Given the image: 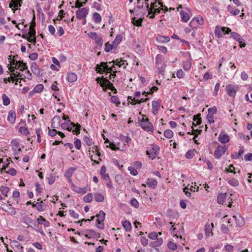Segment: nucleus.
Segmentation results:
<instances>
[{
	"instance_id": "nucleus-1",
	"label": "nucleus",
	"mask_w": 252,
	"mask_h": 252,
	"mask_svg": "<svg viewBox=\"0 0 252 252\" xmlns=\"http://www.w3.org/2000/svg\"><path fill=\"white\" fill-rule=\"evenodd\" d=\"M62 127L68 131L75 132L76 135L80 133L81 126L79 124L76 125L71 122L69 119L67 120L66 123L62 124Z\"/></svg>"
},
{
	"instance_id": "nucleus-2",
	"label": "nucleus",
	"mask_w": 252,
	"mask_h": 252,
	"mask_svg": "<svg viewBox=\"0 0 252 252\" xmlns=\"http://www.w3.org/2000/svg\"><path fill=\"white\" fill-rule=\"evenodd\" d=\"M149 0H145L144 2L142 3V5H137V7L133 10H130V12L132 13L134 11L139 13V15L144 16L147 11L149 12L150 10Z\"/></svg>"
},
{
	"instance_id": "nucleus-3",
	"label": "nucleus",
	"mask_w": 252,
	"mask_h": 252,
	"mask_svg": "<svg viewBox=\"0 0 252 252\" xmlns=\"http://www.w3.org/2000/svg\"><path fill=\"white\" fill-rule=\"evenodd\" d=\"M139 124L147 132H153L154 130L153 125L149 122L148 118H143L139 120Z\"/></svg>"
},
{
	"instance_id": "nucleus-4",
	"label": "nucleus",
	"mask_w": 252,
	"mask_h": 252,
	"mask_svg": "<svg viewBox=\"0 0 252 252\" xmlns=\"http://www.w3.org/2000/svg\"><path fill=\"white\" fill-rule=\"evenodd\" d=\"M95 217L97 218L96 220L97 227L101 230L104 229V223L103 221L105 218V213L102 210H100L95 215Z\"/></svg>"
},
{
	"instance_id": "nucleus-5",
	"label": "nucleus",
	"mask_w": 252,
	"mask_h": 252,
	"mask_svg": "<svg viewBox=\"0 0 252 252\" xmlns=\"http://www.w3.org/2000/svg\"><path fill=\"white\" fill-rule=\"evenodd\" d=\"M186 54L188 57L187 61H183L182 62V66L185 71H189L190 69L192 66L191 57L190 53L189 52L186 53Z\"/></svg>"
},
{
	"instance_id": "nucleus-6",
	"label": "nucleus",
	"mask_w": 252,
	"mask_h": 252,
	"mask_svg": "<svg viewBox=\"0 0 252 252\" xmlns=\"http://www.w3.org/2000/svg\"><path fill=\"white\" fill-rule=\"evenodd\" d=\"M231 32V30L228 28L217 27L215 30V35L220 38L223 34H228Z\"/></svg>"
},
{
	"instance_id": "nucleus-7",
	"label": "nucleus",
	"mask_w": 252,
	"mask_h": 252,
	"mask_svg": "<svg viewBox=\"0 0 252 252\" xmlns=\"http://www.w3.org/2000/svg\"><path fill=\"white\" fill-rule=\"evenodd\" d=\"M232 221H235L236 222V225L239 227H242L244 224V219L240 216V215L233 216L232 218L228 220V223H230Z\"/></svg>"
},
{
	"instance_id": "nucleus-8",
	"label": "nucleus",
	"mask_w": 252,
	"mask_h": 252,
	"mask_svg": "<svg viewBox=\"0 0 252 252\" xmlns=\"http://www.w3.org/2000/svg\"><path fill=\"white\" fill-rule=\"evenodd\" d=\"M96 81L97 83H99L101 87H106L109 89L111 88L112 86H113V84L111 83L108 79L106 78H102L100 79L99 78H97L96 79Z\"/></svg>"
},
{
	"instance_id": "nucleus-9",
	"label": "nucleus",
	"mask_w": 252,
	"mask_h": 252,
	"mask_svg": "<svg viewBox=\"0 0 252 252\" xmlns=\"http://www.w3.org/2000/svg\"><path fill=\"white\" fill-rule=\"evenodd\" d=\"M225 146L219 145L215 151L214 156L215 158L219 159L225 153L226 151Z\"/></svg>"
},
{
	"instance_id": "nucleus-10",
	"label": "nucleus",
	"mask_w": 252,
	"mask_h": 252,
	"mask_svg": "<svg viewBox=\"0 0 252 252\" xmlns=\"http://www.w3.org/2000/svg\"><path fill=\"white\" fill-rule=\"evenodd\" d=\"M228 94L231 97H234L238 90V87L233 85H228L226 87Z\"/></svg>"
},
{
	"instance_id": "nucleus-11",
	"label": "nucleus",
	"mask_w": 252,
	"mask_h": 252,
	"mask_svg": "<svg viewBox=\"0 0 252 252\" xmlns=\"http://www.w3.org/2000/svg\"><path fill=\"white\" fill-rule=\"evenodd\" d=\"M28 34L29 35V37H27L26 35H23V37L26 38L29 42L34 43L36 42L35 29L31 30L30 29Z\"/></svg>"
},
{
	"instance_id": "nucleus-12",
	"label": "nucleus",
	"mask_w": 252,
	"mask_h": 252,
	"mask_svg": "<svg viewBox=\"0 0 252 252\" xmlns=\"http://www.w3.org/2000/svg\"><path fill=\"white\" fill-rule=\"evenodd\" d=\"M88 10L86 8L79 9L76 12V17L79 20L85 18L88 14Z\"/></svg>"
},
{
	"instance_id": "nucleus-13",
	"label": "nucleus",
	"mask_w": 252,
	"mask_h": 252,
	"mask_svg": "<svg viewBox=\"0 0 252 252\" xmlns=\"http://www.w3.org/2000/svg\"><path fill=\"white\" fill-rule=\"evenodd\" d=\"M135 16H136L131 19L132 23L134 26L137 27L141 26L144 16L139 15V13H137Z\"/></svg>"
},
{
	"instance_id": "nucleus-14",
	"label": "nucleus",
	"mask_w": 252,
	"mask_h": 252,
	"mask_svg": "<svg viewBox=\"0 0 252 252\" xmlns=\"http://www.w3.org/2000/svg\"><path fill=\"white\" fill-rule=\"evenodd\" d=\"M76 170V168L74 167H71L69 168L65 172L64 176L68 179V181L72 183V186H74V184L72 182L71 179L74 171Z\"/></svg>"
},
{
	"instance_id": "nucleus-15",
	"label": "nucleus",
	"mask_w": 252,
	"mask_h": 252,
	"mask_svg": "<svg viewBox=\"0 0 252 252\" xmlns=\"http://www.w3.org/2000/svg\"><path fill=\"white\" fill-rule=\"evenodd\" d=\"M158 149L157 146H155V148H153L149 150H147L146 153L147 155L149 156V157L152 159L155 158L157 156V150Z\"/></svg>"
},
{
	"instance_id": "nucleus-16",
	"label": "nucleus",
	"mask_w": 252,
	"mask_h": 252,
	"mask_svg": "<svg viewBox=\"0 0 252 252\" xmlns=\"http://www.w3.org/2000/svg\"><path fill=\"white\" fill-rule=\"evenodd\" d=\"M32 207H35L38 212L44 211L46 208V205L44 204L43 201L36 202L35 204L33 203Z\"/></svg>"
},
{
	"instance_id": "nucleus-17",
	"label": "nucleus",
	"mask_w": 252,
	"mask_h": 252,
	"mask_svg": "<svg viewBox=\"0 0 252 252\" xmlns=\"http://www.w3.org/2000/svg\"><path fill=\"white\" fill-rule=\"evenodd\" d=\"M218 140L221 143H227L229 141V137L226 134H222L221 133L219 136Z\"/></svg>"
},
{
	"instance_id": "nucleus-18",
	"label": "nucleus",
	"mask_w": 252,
	"mask_h": 252,
	"mask_svg": "<svg viewBox=\"0 0 252 252\" xmlns=\"http://www.w3.org/2000/svg\"><path fill=\"white\" fill-rule=\"evenodd\" d=\"M161 10H163V7H161V8H156L154 9H152L150 8L149 10V12H148V15L150 16V18L151 19H153L155 17L156 13H159Z\"/></svg>"
},
{
	"instance_id": "nucleus-19",
	"label": "nucleus",
	"mask_w": 252,
	"mask_h": 252,
	"mask_svg": "<svg viewBox=\"0 0 252 252\" xmlns=\"http://www.w3.org/2000/svg\"><path fill=\"white\" fill-rule=\"evenodd\" d=\"M31 69L33 73L37 76H41L40 70L39 69L37 65L35 63H32L31 64Z\"/></svg>"
},
{
	"instance_id": "nucleus-20",
	"label": "nucleus",
	"mask_w": 252,
	"mask_h": 252,
	"mask_svg": "<svg viewBox=\"0 0 252 252\" xmlns=\"http://www.w3.org/2000/svg\"><path fill=\"white\" fill-rule=\"evenodd\" d=\"M23 222L26 224L28 225L30 227H32V226H36V224L35 222L31 218L28 216H25L23 218Z\"/></svg>"
},
{
	"instance_id": "nucleus-21",
	"label": "nucleus",
	"mask_w": 252,
	"mask_h": 252,
	"mask_svg": "<svg viewBox=\"0 0 252 252\" xmlns=\"http://www.w3.org/2000/svg\"><path fill=\"white\" fill-rule=\"evenodd\" d=\"M203 19L202 17H197L195 18H193L189 24V26L190 27H193L195 22H196L198 25H202L203 23Z\"/></svg>"
},
{
	"instance_id": "nucleus-22",
	"label": "nucleus",
	"mask_w": 252,
	"mask_h": 252,
	"mask_svg": "<svg viewBox=\"0 0 252 252\" xmlns=\"http://www.w3.org/2000/svg\"><path fill=\"white\" fill-rule=\"evenodd\" d=\"M107 68V63L101 62L100 65L97 64L96 65V71L100 73H103L105 69Z\"/></svg>"
},
{
	"instance_id": "nucleus-23",
	"label": "nucleus",
	"mask_w": 252,
	"mask_h": 252,
	"mask_svg": "<svg viewBox=\"0 0 252 252\" xmlns=\"http://www.w3.org/2000/svg\"><path fill=\"white\" fill-rule=\"evenodd\" d=\"M155 241L150 242L149 246L151 247H156L158 248L163 243V240L161 238H158Z\"/></svg>"
},
{
	"instance_id": "nucleus-24",
	"label": "nucleus",
	"mask_w": 252,
	"mask_h": 252,
	"mask_svg": "<svg viewBox=\"0 0 252 252\" xmlns=\"http://www.w3.org/2000/svg\"><path fill=\"white\" fill-rule=\"evenodd\" d=\"M16 118L15 112L13 110H10L8 115L7 121L12 124L14 123Z\"/></svg>"
},
{
	"instance_id": "nucleus-25",
	"label": "nucleus",
	"mask_w": 252,
	"mask_h": 252,
	"mask_svg": "<svg viewBox=\"0 0 252 252\" xmlns=\"http://www.w3.org/2000/svg\"><path fill=\"white\" fill-rule=\"evenodd\" d=\"M160 103L158 101H153L152 102V106L153 109V113L154 115H156L158 112V108Z\"/></svg>"
},
{
	"instance_id": "nucleus-26",
	"label": "nucleus",
	"mask_w": 252,
	"mask_h": 252,
	"mask_svg": "<svg viewBox=\"0 0 252 252\" xmlns=\"http://www.w3.org/2000/svg\"><path fill=\"white\" fill-rule=\"evenodd\" d=\"M37 221L39 224H43L45 227L50 226V222L44 219L41 216H40L37 219Z\"/></svg>"
},
{
	"instance_id": "nucleus-27",
	"label": "nucleus",
	"mask_w": 252,
	"mask_h": 252,
	"mask_svg": "<svg viewBox=\"0 0 252 252\" xmlns=\"http://www.w3.org/2000/svg\"><path fill=\"white\" fill-rule=\"evenodd\" d=\"M85 236L88 238H91L92 237H95L97 234L93 229H88L85 231Z\"/></svg>"
},
{
	"instance_id": "nucleus-28",
	"label": "nucleus",
	"mask_w": 252,
	"mask_h": 252,
	"mask_svg": "<svg viewBox=\"0 0 252 252\" xmlns=\"http://www.w3.org/2000/svg\"><path fill=\"white\" fill-rule=\"evenodd\" d=\"M226 181L230 186L233 187H237L239 185L238 180L233 178H227Z\"/></svg>"
},
{
	"instance_id": "nucleus-29",
	"label": "nucleus",
	"mask_w": 252,
	"mask_h": 252,
	"mask_svg": "<svg viewBox=\"0 0 252 252\" xmlns=\"http://www.w3.org/2000/svg\"><path fill=\"white\" fill-rule=\"evenodd\" d=\"M146 184L149 187L155 189L158 183L157 180L155 179H148Z\"/></svg>"
},
{
	"instance_id": "nucleus-30",
	"label": "nucleus",
	"mask_w": 252,
	"mask_h": 252,
	"mask_svg": "<svg viewBox=\"0 0 252 252\" xmlns=\"http://www.w3.org/2000/svg\"><path fill=\"white\" fill-rule=\"evenodd\" d=\"M16 68L19 69L20 71H24L28 68L26 63L23 61L16 62Z\"/></svg>"
},
{
	"instance_id": "nucleus-31",
	"label": "nucleus",
	"mask_w": 252,
	"mask_h": 252,
	"mask_svg": "<svg viewBox=\"0 0 252 252\" xmlns=\"http://www.w3.org/2000/svg\"><path fill=\"white\" fill-rule=\"evenodd\" d=\"M156 40L158 43H166L169 41L170 38L168 36L158 35Z\"/></svg>"
},
{
	"instance_id": "nucleus-32",
	"label": "nucleus",
	"mask_w": 252,
	"mask_h": 252,
	"mask_svg": "<svg viewBox=\"0 0 252 252\" xmlns=\"http://www.w3.org/2000/svg\"><path fill=\"white\" fill-rule=\"evenodd\" d=\"M100 175L104 180H108L109 175L106 173V168L104 166H102L100 169Z\"/></svg>"
},
{
	"instance_id": "nucleus-33",
	"label": "nucleus",
	"mask_w": 252,
	"mask_h": 252,
	"mask_svg": "<svg viewBox=\"0 0 252 252\" xmlns=\"http://www.w3.org/2000/svg\"><path fill=\"white\" fill-rule=\"evenodd\" d=\"M77 79V75L73 72H70L67 74V80L70 83L75 82Z\"/></svg>"
},
{
	"instance_id": "nucleus-34",
	"label": "nucleus",
	"mask_w": 252,
	"mask_h": 252,
	"mask_svg": "<svg viewBox=\"0 0 252 252\" xmlns=\"http://www.w3.org/2000/svg\"><path fill=\"white\" fill-rule=\"evenodd\" d=\"M214 227L213 223L211 224L207 223L205 225V233L207 236H209L210 234L212 233V228Z\"/></svg>"
},
{
	"instance_id": "nucleus-35",
	"label": "nucleus",
	"mask_w": 252,
	"mask_h": 252,
	"mask_svg": "<svg viewBox=\"0 0 252 252\" xmlns=\"http://www.w3.org/2000/svg\"><path fill=\"white\" fill-rule=\"evenodd\" d=\"M227 10L228 12L230 13L233 15H235V16L238 15L240 13L239 9H235L234 10L233 7L230 5H228L227 6Z\"/></svg>"
},
{
	"instance_id": "nucleus-36",
	"label": "nucleus",
	"mask_w": 252,
	"mask_h": 252,
	"mask_svg": "<svg viewBox=\"0 0 252 252\" xmlns=\"http://www.w3.org/2000/svg\"><path fill=\"white\" fill-rule=\"evenodd\" d=\"M21 0H11L9 3V7L17 8L18 6H21Z\"/></svg>"
},
{
	"instance_id": "nucleus-37",
	"label": "nucleus",
	"mask_w": 252,
	"mask_h": 252,
	"mask_svg": "<svg viewBox=\"0 0 252 252\" xmlns=\"http://www.w3.org/2000/svg\"><path fill=\"white\" fill-rule=\"evenodd\" d=\"M123 226L127 232H130L131 230V224L128 220H125L122 223Z\"/></svg>"
},
{
	"instance_id": "nucleus-38",
	"label": "nucleus",
	"mask_w": 252,
	"mask_h": 252,
	"mask_svg": "<svg viewBox=\"0 0 252 252\" xmlns=\"http://www.w3.org/2000/svg\"><path fill=\"white\" fill-rule=\"evenodd\" d=\"M226 197L225 193H220L217 196L218 203L220 204H223Z\"/></svg>"
},
{
	"instance_id": "nucleus-39",
	"label": "nucleus",
	"mask_w": 252,
	"mask_h": 252,
	"mask_svg": "<svg viewBox=\"0 0 252 252\" xmlns=\"http://www.w3.org/2000/svg\"><path fill=\"white\" fill-rule=\"evenodd\" d=\"M180 15L182 20L185 22H187L189 20V16L188 13L186 12L181 11L180 12Z\"/></svg>"
},
{
	"instance_id": "nucleus-40",
	"label": "nucleus",
	"mask_w": 252,
	"mask_h": 252,
	"mask_svg": "<svg viewBox=\"0 0 252 252\" xmlns=\"http://www.w3.org/2000/svg\"><path fill=\"white\" fill-rule=\"evenodd\" d=\"M244 151L243 148H241L239 150L238 153L234 152L232 154L231 156H232V158H233L234 159H237L244 154Z\"/></svg>"
},
{
	"instance_id": "nucleus-41",
	"label": "nucleus",
	"mask_w": 252,
	"mask_h": 252,
	"mask_svg": "<svg viewBox=\"0 0 252 252\" xmlns=\"http://www.w3.org/2000/svg\"><path fill=\"white\" fill-rule=\"evenodd\" d=\"M6 166H3L2 168H1V171H4V172L8 173L9 174L12 175V176H15L16 174V171L15 169L11 168L9 169L8 171H5Z\"/></svg>"
},
{
	"instance_id": "nucleus-42",
	"label": "nucleus",
	"mask_w": 252,
	"mask_h": 252,
	"mask_svg": "<svg viewBox=\"0 0 252 252\" xmlns=\"http://www.w3.org/2000/svg\"><path fill=\"white\" fill-rule=\"evenodd\" d=\"M93 18L95 23H99L101 21V17L98 13H94Z\"/></svg>"
},
{
	"instance_id": "nucleus-43",
	"label": "nucleus",
	"mask_w": 252,
	"mask_h": 252,
	"mask_svg": "<svg viewBox=\"0 0 252 252\" xmlns=\"http://www.w3.org/2000/svg\"><path fill=\"white\" fill-rule=\"evenodd\" d=\"M2 99L3 101V104L4 106H7L10 104V99L6 94H2Z\"/></svg>"
},
{
	"instance_id": "nucleus-44",
	"label": "nucleus",
	"mask_w": 252,
	"mask_h": 252,
	"mask_svg": "<svg viewBox=\"0 0 252 252\" xmlns=\"http://www.w3.org/2000/svg\"><path fill=\"white\" fill-rule=\"evenodd\" d=\"M94 197L95 201L97 202H102L104 200L103 195L98 192L94 193Z\"/></svg>"
},
{
	"instance_id": "nucleus-45",
	"label": "nucleus",
	"mask_w": 252,
	"mask_h": 252,
	"mask_svg": "<svg viewBox=\"0 0 252 252\" xmlns=\"http://www.w3.org/2000/svg\"><path fill=\"white\" fill-rule=\"evenodd\" d=\"M110 101L112 103L116 104L117 106H118L121 103L119 98L116 95L112 96L110 98Z\"/></svg>"
},
{
	"instance_id": "nucleus-46",
	"label": "nucleus",
	"mask_w": 252,
	"mask_h": 252,
	"mask_svg": "<svg viewBox=\"0 0 252 252\" xmlns=\"http://www.w3.org/2000/svg\"><path fill=\"white\" fill-rule=\"evenodd\" d=\"M161 235V232L157 233L156 232H151L149 234V238L152 240H156L158 238V235Z\"/></svg>"
},
{
	"instance_id": "nucleus-47",
	"label": "nucleus",
	"mask_w": 252,
	"mask_h": 252,
	"mask_svg": "<svg viewBox=\"0 0 252 252\" xmlns=\"http://www.w3.org/2000/svg\"><path fill=\"white\" fill-rule=\"evenodd\" d=\"M174 133L170 129H166L164 132V135L168 139L171 138L173 136Z\"/></svg>"
},
{
	"instance_id": "nucleus-48",
	"label": "nucleus",
	"mask_w": 252,
	"mask_h": 252,
	"mask_svg": "<svg viewBox=\"0 0 252 252\" xmlns=\"http://www.w3.org/2000/svg\"><path fill=\"white\" fill-rule=\"evenodd\" d=\"M230 35L231 37L237 41L241 40V38H242L240 34L235 32H231Z\"/></svg>"
},
{
	"instance_id": "nucleus-49",
	"label": "nucleus",
	"mask_w": 252,
	"mask_h": 252,
	"mask_svg": "<svg viewBox=\"0 0 252 252\" xmlns=\"http://www.w3.org/2000/svg\"><path fill=\"white\" fill-rule=\"evenodd\" d=\"M44 86L42 84L37 85L33 89V91L34 93H40L43 91Z\"/></svg>"
},
{
	"instance_id": "nucleus-50",
	"label": "nucleus",
	"mask_w": 252,
	"mask_h": 252,
	"mask_svg": "<svg viewBox=\"0 0 252 252\" xmlns=\"http://www.w3.org/2000/svg\"><path fill=\"white\" fill-rule=\"evenodd\" d=\"M19 131L25 135H28L29 133L28 128L25 126H21L19 129Z\"/></svg>"
},
{
	"instance_id": "nucleus-51",
	"label": "nucleus",
	"mask_w": 252,
	"mask_h": 252,
	"mask_svg": "<svg viewBox=\"0 0 252 252\" xmlns=\"http://www.w3.org/2000/svg\"><path fill=\"white\" fill-rule=\"evenodd\" d=\"M134 101L135 102H131V104L132 105H135L136 104H141V103L145 102L149 100L148 98H142L141 99H135V97H134Z\"/></svg>"
},
{
	"instance_id": "nucleus-52",
	"label": "nucleus",
	"mask_w": 252,
	"mask_h": 252,
	"mask_svg": "<svg viewBox=\"0 0 252 252\" xmlns=\"http://www.w3.org/2000/svg\"><path fill=\"white\" fill-rule=\"evenodd\" d=\"M83 199L85 202H91L93 200L92 193H88L84 197Z\"/></svg>"
},
{
	"instance_id": "nucleus-53",
	"label": "nucleus",
	"mask_w": 252,
	"mask_h": 252,
	"mask_svg": "<svg viewBox=\"0 0 252 252\" xmlns=\"http://www.w3.org/2000/svg\"><path fill=\"white\" fill-rule=\"evenodd\" d=\"M74 190L78 193L84 194L87 192V189L86 187L76 188V189H75Z\"/></svg>"
},
{
	"instance_id": "nucleus-54",
	"label": "nucleus",
	"mask_w": 252,
	"mask_h": 252,
	"mask_svg": "<svg viewBox=\"0 0 252 252\" xmlns=\"http://www.w3.org/2000/svg\"><path fill=\"white\" fill-rule=\"evenodd\" d=\"M130 204L135 208H137L139 206L138 201L134 198H132L130 200Z\"/></svg>"
},
{
	"instance_id": "nucleus-55",
	"label": "nucleus",
	"mask_w": 252,
	"mask_h": 252,
	"mask_svg": "<svg viewBox=\"0 0 252 252\" xmlns=\"http://www.w3.org/2000/svg\"><path fill=\"white\" fill-rule=\"evenodd\" d=\"M126 62V61L123 60L122 59H121L120 61L119 59H117L115 61V65H117L118 67H121L125 65V63Z\"/></svg>"
},
{
	"instance_id": "nucleus-56",
	"label": "nucleus",
	"mask_w": 252,
	"mask_h": 252,
	"mask_svg": "<svg viewBox=\"0 0 252 252\" xmlns=\"http://www.w3.org/2000/svg\"><path fill=\"white\" fill-rule=\"evenodd\" d=\"M11 144L12 148L15 150H16L19 147V142L16 139L12 140Z\"/></svg>"
},
{
	"instance_id": "nucleus-57",
	"label": "nucleus",
	"mask_w": 252,
	"mask_h": 252,
	"mask_svg": "<svg viewBox=\"0 0 252 252\" xmlns=\"http://www.w3.org/2000/svg\"><path fill=\"white\" fill-rule=\"evenodd\" d=\"M87 35L90 38L93 39H96L97 38H98V36H99L96 32H91L88 33Z\"/></svg>"
},
{
	"instance_id": "nucleus-58",
	"label": "nucleus",
	"mask_w": 252,
	"mask_h": 252,
	"mask_svg": "<svg viewBox=\"0 0 252 252\" xmlns=\"http://www.w3.org/2000/svg\"><path fill=\"white\" fill-rule=\"evenodd\" d=\"M0 190L3 195L6 196L9 189L7 187L2 186L0 188Z\"/></svg>"
},
{
	"instance_id": "nucleus-59",
	"label": "nucleus",
	"mask_w": 252,
	"mask_h": 252,
	"mask_svg": "<svg viewBox=\"0 0 252 252\" xmlns=\"http://www.w3.org/2000/svg\"><path fill=\"white\" fill-rule=\"evenodd\" d=\"M185 75V73L182 70V69H180L178 70H177V73H176V76L179 79H181V78H184Z\"/></svg>"
},
{
	"instance_id": "nucleus-60",
	"label": "nucleus",
	"mask_w": 252,
	"mask_h": 252,
	"mask_svg": "<svg viewBox=\"0 0 252 252\" xmlns=\"http://www.w3.org/2000/svg\"><path fill=\"white\" fill-rule=\"evenodd\" d=\"M194 156V150H189L188 151L185 157L188 159H191Z\"/></svg>"
},
{
	"instance_id": "nucleus-61",
	"label": "nucleus",
	"mask_w": 252,
	"mask_h": 252,
	"mask_svg": "<svg viewBox=\"0 0 252 252\" xmlns=\"http://www.w3.org/2000/svg\"><path fill=\"white\" fill-rule=\"evenodd\" d=\"M113 49L112 45H111V43L109 42L106 43L104 48V50L106 52H109Z\"/></svg>"
},
{
	"instance_id": "nucleus-62",
	"label": "nucleus",
	"mask_w": 252,
	"mask_h": 252,
	"mask_svg": "<svg viewBox=\"0 0 252 252\" xmlns=\"http://www.w3.org/2000/svg\"><path fill=\"white\" fill-rule=\"evenodd\" d=\"M128 170L129 171L130 173L133 176H136L138 174L137 171L132 166H129L128 167Z\"/></svg>"
},
{
	"instance_id": "nucleus-63",
	"label": "nucleus",
	"mask_w": 252,
	"mask_h": 252,
	"mask_svg": "<svg viewBox=\"0 0 252 252\" xmlns=\"http://www.w3.org/2000/svg\"><path fill=\"white\" fill-rule=\"evenodd\" d=\"M74 143L75 147L77 149L79 150L81 148V141L79 139L75 138V141Z\"/></svg>"
},
{
	"instance_id": "nucleus-64",
	"label": "nucleus",
	"mask_w": 252,
	"mask_h": 252,
	"mask_svg": "<svg viewBox=\"0 0 252 252\" xmlns=\"http://www.w3.org/2000/svg\"><path fill=\"white\" fill-rule=\"evenodd\" d=\"M95 43L97 45V46L101 47L103 44V40L102 38L98 36V38L95 39Z\"/></svg>"
}]
</instances>
